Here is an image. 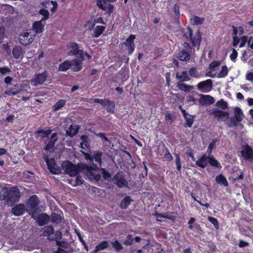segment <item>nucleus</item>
Segmentation results:
<instances>
[{
    "label": "nucleus",
    "instance_id": "f257e3e1",
    "mask_svg": "<svg viewBox=\"0 0 253 253\" xmlns=\"http://www.w3.org/2000/svg\"><path fill=\"white\" fill-rule=\"evenodd\" d=\"M183 37L186 39H190L193 47L199 48L201 40L202 35L200 30H198L195 35H193L192 29L189 26L181 29Z\"/></svg>",
    "mask_w": 253,
    "mask_h": 253
},
{
    "label": "nucleus",
    "instance_id": "f03ea898",
    "mask_svg": "<svg viewBox=\"0 0 253 253\" xmlns=\"http://www.w3.org/2000/svg\"><path fill=\"white\" fill-rule=\"evenodd\" d=\"M62 166L65 173L71 176H75L81 171V163L74 165L68 160L64 161Z\"/></svg>",
    "mask_w": 253,
    "mask_h": 253
},
{
    "label": "nucleus",
    "instance_id": "7ed1b4c3",
    "mask_svg": "<svg viewBox=\"0 0 253 253\" xmlns=\"http://www.w3.org/2000/svg\"><path fill=\"white\" fill-rule=\"evenodd\" d=\"M40 200L36 195L31 196L26 203L27 211L31 214L32 218H34L35 212L38 209Z\"/></svg>",
    "mask_w": 253,
    "mask_h": 253
},
{
    "label": "nucleus",
    "instance_id": "20e7f679",
    "mask_svg": "<svg viewBox=\"0 0 253 253\" xmlns=\"http://www.w3.org/2000/svg\"><path fill=\"white\" fill-rule=\"evenodd\" d=\"M21 196V193L17 187H13L10 189L7 188V194L5 195V200L7 204L13 205L15 202L19 201Z\"/></svg>",
    "mask_w": 253,
    "mask_h": 253
},
{
    "label": "nucleus",
    "instance_id": "39448f33",
    "mask_svg": "<svg viewBox=\"0 0 253 253\" xmlns=\"http://www.w3.org/2000/svg\"><path fill=\"white\" fill-rule=\"evenodd\" d=\"M244 117L243 113L239 107H235L234 109V116L230 118L228 122V125L230 126L237 127L238 126H243L241 122Z\"/></svg>",
    "mask_w": 253,
    "mask_h": 253
},
{
    "label": "nucleus",
    "instance_id": "423d86ee",
    "mask_svg": "<svg viewBox=\"0 0 253 253\" xmlns=\"http://www.w3.org/2000/svg\"><path fill=\"white\" fill-rule=\"evenodd\" d=\"M114 183L118 187L123 188L128 186V182L125 178V174L122 171L118 172L113 177Z\"/></svg>",
    "mask_w": 253,
    "mask_h": 253
},
{
    "label": "nucleus",
    "instance_id": "0eeeda50",
    "mask_svg": "<svg viewBox=\"0 0 253 253\" xmlns=\"http://www.w3.org/2000/svg\"><path fill=\"white\" fill-rule=\"evenodd\" d=\"M116 0H96V5L101 9L106 11L109 14L113 11L114 6L107 2H114Z\"/></svg>",
    "mask_w": 253,
    "mask_h": 253
},
{
    "label": "nucleus",
    "instance_id": "6e6552de",
    "mask_svg": "<svg viewBox=\"0 0 253 253\" xmlns=\"http://www.w3.org/2000/svg\"><path fill=\"white\" fill-rule=\"evenodd\" d=\"M35 37V35L31 34L28 30H27L26 32L20 34L19 41L21 44L26 46L33 42Z\"/></svg>",
    "mask_w": 253,
    "mask_h": 253
},
{
    "label": "nucleus",
    "instance_id": "1a4fd4ad",
    "mask_svg": "<svg viewBox=\"0 0 253 253\" xmlns=\"http://www.w3.org/2000/svg\"><path fill=\"white\" fill-rule=\"evenodd\" d=\"M136 38L135 35L131 34L123 43L127 50H128V55H131L133 53L135 50V45L134 43V40Z\"/></svg>",
    "mask_w": 253,
    "mask_h": 253
},
{
    "label": "nucleus",
    "instance_id": "9d476101",
    "mask_svg": "<svg viewBox=\"0 0 253 253\" xmlns=\"http://www.w3.org/2000/svg\"><path fill=\"white\" fill-rule=\"evenodd\" d=\"M241 153L244 160L249 161L253 160V150L248 144L242 146Z\"/></svg>",
    "mask_w": 253,
    "mask_h": 253
},
{
    "label": "nucleus",
    "instance_id": "9b49d317",
    "mask_svg": "<svg viewBox=\"0 0 253 253\" xmlns=\"http://www.w3.org/2000/svg\"><path fill=\"white\" fill-rule=\"evenodd\" d=\"M197 86L198 89L202 92H208L212 88V81L211 79H207L206 81L199 82Z\"/></svg>",
    "mask_w": 253,
    "mask_h": 253
},
{
    "label": "nucleus",
    "instance_id": "f8f14e48",
    "mask_svg": "<svg viewBox=\"0 0 253 253\" xmlns=\"http://www.w3.org/2000/svg\"><path fill=\"white\" fill-rule=\"evenodd\" d=\"M47 73L44 71L42 73L36 75L35 77L31 80V83L34 86L42 84L46 80Z\"/></svg>",
    "mask_w": 253,
    "mask_h": 253
},
{
    "label": "nucleus",
    "instance_id": "ddd939ff",
    "mask_svg": "<svg viewBox=\"0 0 253 253\" xmlns=\"http://www.w3.org/2000/svg\"><path fill=\"white\" fill-rule=\"evenodd\" d=\"M191 51L186 50V49H181L176 53V57L178 60L183 62H188L191 58Z\"/></svg>",
    "mask_w": 253,
    "mask_h": 253
},
{
    "label": "nucleus",
    "instance_id": "4468645a",
    "mask_svg": "<svg viewBox=\"0 0 253 253\" xmlns=\"http://www.w3.org/2000/svg\"><path fill=\"white\" fill-rule=\"evenodd\" d=\"M103 102L100 105L106 108L108 112L113 114L115 112V104L113 101L110 100L109 98L102 99Z\"/></svg>",
    "mask_w": 253,
    "mask_h": 253
},
{
    "label": "nucleus",
    "instance_id": "2eb2a0df",
    "mask_svg": "<svg viewBox=\"0 0 253 253\" xmlns=\"http://www.w3.org/2000/svg\"><path fill=\"white\" fill-rule=\"evenodd\" d=\"M27 209L24 204H19L14 206L11 210L12 213L15 216H20L23 215Z\"/></svg>",
    "mask_w": 253,
    "mask_h": 253
},
{
    "label": "nucleus",
    "instance_id": "dca6fc26",
    "mask_svg": "<svg viewBox=\"0 0 253 253\" xmlns=\"http://www.w3.org/2000/svg\"><path fill=\"white\" fill-rule=\"evenodd\" d=\"M58 139V136L57 133H53L51 135L50 137L49 138L48 141L47 143L45 142L46 143L45 147L44 149L46 151H50L51 149H53L55 146V144L56 142Z\"/></svg>",
    "mask_w": 253,
    "mask_h": 253
},
{
    "label": "nucleus",
    "instance_id": "f3484780",
    "mask_svg": "<svg viewBox=\"0 0 253 253\" xmlns=\"http://www.w3.org/2000/svg\"><path fill=\"white\" fill-rule=\"evenodd\" d=\"M34 218L36 220V222L38 225L40 226H42L49 222L50 217L46 213H42L40 214L36 218L34 217Z\"/></svg>",
    "mask_w": 253,
    "mask_h": 253
},
{
    "label": "nucleus",
    "instance_id": "a211bd4d",
    "mask_svg": "<svg viewBox=\"0 0 253 253\" xmlns=\"http://www.w3.org/2000/svg\"><path fill=\"white\" fill-rule=\"evenodd\" d=\"M199 102L202 105H210L214 103V99L210 95L201 94Z\"/></svg>",
    "mask_w": 253,
    "mask_h": 253
},
{
    "label": "nucleus",
    "instance_id": "6ab92c4d",
    "mask_svg": "<svg viewBox=\"0 0 253 253\" xmlns=\"http://www.w3.org/2000/svg\"><path fill=\"white\" fill-rule=\"evenodd\" d=\"M102 153L99 151H95L92 155L93 162L91 163L92 166L97 167L98 165L101 166L102 163Z\"/></svg>",
    "mask_w": 253,
    "mask_h": 253
},
{
    "label": "nucleus",
    "instance_id": "aec40b11",
    "mask_svg": "<svg viewBox=\"0 0 253 253\" xmlns=\"http://www.w3.org/2000/svg\"><path fill=\"white\" fill-rule=\"evenodd\" d=\"M208 164V156L204 154L202 155L198 160L196 161V165L202 169L206 168Z\"/></svg>",
    "mask_w": 253,
    "mask_h": 253
},
{
    "label": "nucleus",
    "instance_id": "412c9836",
    "mask_svg": "<svg viewBox=\"0 0 253 253\" xmlns=\"http://www.w3.org/2000/svg\"><path fill=\"white\" fill-rule=\"evenodd\" d=\"M43 159L46 162L47 169L52 173H55L54 170L55 169V163L54 158L49 159L47 155L44 156Z\"/></svg>",
    "mask_w": 253,
    "mask_h": 253
},
{
    "label": "nucleus",
    "instance_id": "4be33fe9",
    "mask_svg": "<svg viewBox=\"0 0 253 253\" xmlns=\"http://www.w3.org/2000/svg\"><path fill=\"white\" fill-rule=\"evenodd\" d=\"M52 130L48 128L46 130L39 129L35 132V134L37 135V137H40L42 139L47 138L51 133Z\"/></svg>",
    "mask_w": 253,
    "mask_h": 253
},
{
    "label": "nucleus",
    "instance_id": "5701e85b",
    "mask_svg": "<svg viewBox=\"0 0 253 253\" xmlns=\"http://www.w3.org/2000/svg\"><path fill=\"white\" fill-rule=\"evenodd\" d=\"M42 20L35 21L33 24V29L36 34L41 33L43 31L44 25L42 24Z\"/></svg>",
    "mask_w": 253,
    "mask_h": 253
},
{
    "label": "nucleus",
    "instance_id": "b1692460",
    "mask_svg": "<svg viewBox=\"0 0 253 253\" xmlns=\"http://www.w3.org/2000/svg\"><path fill=\"white\" fill-rule=\"evenodd\" d=\"M69 47L71 48L69 52V54L70 55H76L78 54L81 50L79 49V44L75 42H70Z\"/></svg>",
    "mask_w": 253,
    "mask_h": 253
},
{
    "label": "nucleus",
    "instance_id": "393cba45",
    "mask_svg": "<svg viewBox=\"0 0 253 253\" xmlns=\"http://www.w3.org/2000/svg\"><path fill=\"white\" fill-rule=\"evenodd\" d=\"M82 142L80 143L82 149L86 150L89 147L90 139L87 135H83L81 137Z\"/></svg>",
    "mask_w": 253,
    "mask_h": 253
},
{
    "label": "nucleus",
    "instance_id": "a878e982",
    "mask_svg": "<svg viewBox=\"0 0 253 253\" xmlns=\"http://www.w3.org/2000/svg\"><path fill=\"white\" fill-rule=\"evenodd\" d=\"M211 113L215 117L220 119L225 118L227 119L229 118V113L228 112L222 111L217 109L213 110Z\"/></svg>",
    "mask_w": 253,
    "mask_h": 253
},
{
    "label": "nucleus",
    "instance_id": "bb28decb",
    "mask_svg": "<svg viewBox=\"0 0 253 253\" xmlns=\"http://www.w3.org/2000/svg\"><path fill=\"white\" fill-rule=\"evenodd\" d=\"M96 167L93 166H89L85 164L81 163V171L82 170H85L86 173L90 176L93 175L94 170Z\"/></svg>",
    "mask_w": 253,
    "mask_h": 253
},
{
    "label": "nucleus",
    "instance_id": "cd10ccee",
    "mask_svg": "<svg viewBox=\"0 0 253 253\" xmlns=\"http://www.w3.org/2000/svg\"><path fill=\"white\" fill-rule=\"evenodd\" d=\"M12 52L13 57L15 59L21 58L23 54L22 48L19 46H15L13 48Z\"/></svg>",
    "mask_w": 253,
    "mask_h": 253
},
{
    "label": "nucleus",
    "instance_id": "c85d7f7f",
    "mask_svg": "<svg viewBox=\"0 0 253 253\" xmlns=\"http://www.w3.org/2000/svg\"><path fill=\"white\" fill-rule=\"evenodd\" d=\"M208 163L212 167H215L218 169L222 168V166L220 163L213 156H208Z\"/></svg>",
    "mask_w": 253,
    "mask_h": 253
},
{
    "label": "nucleus",
    "instance_id": "c756f323",
    "mask_svg": "<svg viewBox=\"0 0 253 253\" xmlns=\"http://www.w3.org/2000/svg\"><path fill=\"white\" fill-rule=\"evenodd\" d=\"M72 67V63L69 60H66L60 64L59 65L58 71L66 72Z\"/></svg>",
    "mask_w": 253,
    "mask_h": 253
},
{
    "label": "nucleus",
    "instance_id": "7c9ffc66",
    "mask_svg": "<svg viewBox=\"0 0 253 253\" xmlns=\"http://www.w3.org/2000/svg\"><path fill=\"white\" fill-rule=\"evenodd\" d=\"M79 129V126L78 125H71L69 129L66 131V133L68 136L73 137L78 133Z\"/></svg>",
    "mask_w": 253,
    "mask_h": 253
},
{
    "label": "nucleus",
    "instance_id": "2f4dec72",
    "mask_svg": "<svg viewBox=\"0 0 253 253\" xmlns=\"http://www.w3.org/2000/svg\"><path fill=\"white\" fill-rule=\"evenodd\" d=\"M132 201L130 196H126L121 201L120 207L122 209H126Z\"/></svg>",
    "mask_w": 253,
    "mask_h": 253
},
{
    "label": "nucleus",
    "instance_id": "473e14b6",
    "mask_svg": "<svg viewBox=\"0 0 253 253\" xmlns=\"http://www.w3.org/2000/svg\"><path fill=\"white\" fill-rule=\"evenodd\" d=\"M109 247V243L107 241H102L98 245L96 246L93 251V253H96L97 252L104 250Z\"/></svg>",
    "mask_w": 253,
    "mask_h": 253
},
{
    "label": "nucleus",
    "instance_id": "72a5a7b5",
    "mask_svg": "<svg viewBox=\"0 0 253 253\" xmlns=\"http://www.w3.org/2000/svg\"><path fill=\"white\" fill-rule=\"evenodd\" d=\"M73 67L72 69L75 72H78L82 68V62L79 61V59H74L71 62Z\"/></svg>",
    "mask_w": 253,
    "mask_h": 253
},
{
    "label": "nucleus",
    "instance_id": "f704fd0d",
    "mask_svg": "<svg viewBox=\"0 0 253 253\" xmlns=\"http://www.w3.org/2000/svg\"><path fill=\"white\" fill-rule=\"evenodd\" d=\"M177 86L180 90L184 91L186 92H189L193 88V86L189 85L184 83L180 82L177 83Z\"/></svg>",
    "mask_w": 253,
    "mask_h": 253
},
{
    "label": "nucleus",
    "instance_id": "c9c22d12",
    "mask_svg": "<svg viewBox=\"0 0 253 253\" xmlns=\"http://www.w3.org/2000/svg\"><path fill=\"white\" fill-rule=\"evenodd\" d=\"M215 180L218 184H223L225 186L228 185V182L225 177L222 174H220L215 177Z\"/></svg>",
    "mask_w": 253,
    "mask_h": 253
},
{
    "label": "nucleus",
    "instance_id": "e433bc0d",
    "mask_svg": "<svg viewBox=\"0 0 253 253\" xmlns=\"http://www.w3.org/2000/svg\"><path fill=\"white\" fill-rule=\"evenodd\" d=\"M195 116H192L191 115H188L186 116V118H184L185 119V123L184 124L185 127H191L193 124Z\"/></svg>",
    "mask_w": 253,
    "mask_h": 253
},
{
    "label": "nucleus",
    "instance_id": "4c0bfd02",
    "mask_svg": "<svg viewBox=\"0 0 253 253\" xmlns=\"http://www.w3.org/2000/svg\"><path fill=\"white\" fill-rule=\"evenodd\" d=\"M106 28L104 26H96L94 31V37L98 38L103 33Z\"/></svg>",
    "mask_w": 253,
    "mask_h": 253
},
{
    "label": "nucleus",
    "instance_id": "58836bf2",
    "mask_svg": "<svg viewBox=\"0 0 253 253\" xmlns=\"http://www.w3.org/2000/svg\"><path fill=\"white\" fill-rule=\"evenodd\" d=\"M66 103V101L64 99L59 100L53 106V110L57 111L63 107Z\"/></svg>",
    "mask_w": 253,
    "mask_h": 253
},
{
    "label": "nucleus",
    "instance_id": "ea45409f",
    "mask_svg": "<svg viewBox=\"0 0 253 253\" xmlns=\"http://www.w3.org/2000/svg\"><path fill=\"white\" fill-rule=\"evenodd\" d=\"M54 232V229L52 225H48L44 227V230L43 234L44 236L49 237L51 234H53Z\"/></svg>",
    "mask_w": 253,
    "mask_h": 253
},
{
    "label": "nucleus",
    "instance_id": "a19ab883",
    "mask_svg": "<svg viewBox=\"0 0 253 253\" xmlns=\"http://www.w3.org/2000/svg\"><path fill=\"white\" fill-rule=\"evenodd\" d=\"M51 216V221L52 223L57 224L61 223L62 221V218L60 214L55 212H53L52 213Z\"/></svg>",
    "mask_w": 253,
    "mask_h": 253
},
{
    "label": "nucleus",
    "instance_id": "79ce46f5",
    "mask_svg": "<svg viewBox=\"0 0 253 253\" xmlns=\"http://www.w3.org/2000/svg\"><path fill=\"white\" fill-rule=\"evenodd\" d=\"M176 78L178 80H181L183 82H187L190 80V78L188 76V73L186 71H183L181 73V75H178V74H176Z\"/></svg>",
    "mask_w": 253,
    "mask_h": 253
},
{
    "label": "nucleus",
    "instance_id": "37998d69",
    "mask_svg": "<svg viewBox=\"0 0 253 253\" xmlns=\"http://www.w3.org/2000/svg\"><path fill=\"white\" fill-rule=\"evenodd\" d=\"M205 19L204 18H200L197 16H194L191 19V21L193 25H201L202 24Z\"/></svg>",
    "mask_w": 253,
    "mask_h": 253
},
{
    "label": "nucleus",
    "instance_id": "c03bdc74",
    "mask_svg": "<svg viewBox=\"0 0 253 253\" xmlns=\"http://www.w3.org/2000/svg\"><path fill=\"white\" fill-rule=\"evenodd\" d=\"M228 73V69L226 65L222 67L221 71L217 74V78H222L226 77Z\"/></svg>",
    "mask_w": 253,
    "mask_h": 253
},
{
    "label": "nucleus",
    "instance_id": "a18cd8bd",
    "mask_svg": "<svg viewBox=\"0 0 253 253\" xmlns=\"http://www.w3.org/2000/svg\"><path fill=\"white\" fill-rule=\"evenodd\" d=\"M216 105L223 110L226 109L228 107V103L222 99L218 101L216 103Z\"/></svg>",
    "mask_w": 253,
    "mask_h": 253
},
{
    "label": "nucleus",
    "instance_id": "49530a36",
    "mask_svg": "<svg viewBox=\"0 0 253 253\" xmlns=\"http://www.w3.org/2000/svg\"><path fill=\"white\" fill-rule=\"evenodd\" d=\"M39 13L43 16L42 18L41 19L42 21H45L48 19L49 13L47 9L42 8L40 10Z\"/></svg>",
    "mask_w": 253,
    "mask_h": 253
},
{
    "label": "nucleus",
    "instance_id": "de8ad7c7",
    "mask_svg": "<svg viewBox=\"0 0 253 253\" xmlns=\"http://www.w3.org/2000/svg\"><path fill=\"white\" fill-rule=\"evenodd\" d=\"M168 149L167 148V147L166 146V145H165V144H163L162 145H159L158 146V148H157V151H158V153L159 154H160V155L161 156H163L164 155V154L166 152H168Z\"/></svg>",
    "mask_w": 253,
    "mask_h": 253
},
{
    "label": "nucleus",
    "instance_id": "09e8293b",
    "mask_svg": "<svg viewBox=\"0 0 253 253\" xmlns=\"http://www.w3.org/2000/svg\"><path fill=\"white\" fill-rule=\"evenodd\" d=\"M188 74L192 77L198 78L199 76L198 73L197 68L196 67H192L190 68L188 71Z\"/></svg>",
    "mask_w": 253,
    "mask_h": 253
},
{
    "label": "nucleus",
    "instance_id": "8fccbe9b",
    "mask_svg": "<svg viewBox=\"0 0 253 253\" xmlns=\"http://www.w3.org/2000/svg\"><path fill=\"white\" fill-rule=\"evenodd\" d=\"M113 247L117 252L121 251L123 249V246L117 240H115L112 243Z\"/></svg>",
    "mask_w": 253,
    "mask_h": 253
},
{
    "label": "nucleus",
    "instance_id": "3c124183",
    "mask_svg": "<svg viewBox=\"0 0 253 253\" xmlns=\"http://www.w3.org/2000/svg\"><path fill=\"white\" fill-rule=\"evenodd\" d=\"M208 219L211 223L213 225L216 229H218L219 223L217 219L216 218L212 216H209Z\"/></svg>",
    "mask_w": 253,
    "mask_h": 253
},
{
    "label": "nucleus",
    "instance_id": "603ef678",
    "mask_svg": "<svg viewBox=\"0 0 253 253\" xmlns=\"http://www.w3.org/2000/svg\"><path fill=\"white\" fill-rule=\"evenodd\" d=\"M84 101L91 104L94 103L102 104L103 102V99L99 98H85Z\"/></svg>",
    "mask_w": 253,
    "mask_h": 253
},
{
    "label": "nucleus",
    "instance_id": "864d4df0",
    "mask_svg": "<svg viewBox=\"0 0 253 253\" xmlns=\"http://www.w3.org/2000/svg\"><path fill=\"white\" fill-rule=\"evenodd\" d=\"M6 194H7V188L0 186V201L5 199Z\"/></svg>",
    "mask_w": 253,
    "mask_h": 253
},
{
    "label": "nucleus",
    "instance_id": "5fc2aeb1",
    "mask_svg": "<svg viewBox=\"0 0 253 253\" xmlns=\"http://www.w3.org/2000/svg\"><path fill=\"white\" fill-rule=\"evenodd\" d=\"M133 241L134 239L132 238V235H128L124 241V244L126 246H130L133 244Z\"/></svg>",
    "mask_w": 253,
    "mask_h": 253
},
{
    "label": "nucleus",
    "instance_id": "6e6d98bb",
    "mask_svg": "<svg viewBox=\"0 0 253 253\" xmlns=\"http://www.w3.org/2000/svg\"><path fill=\"white\" fill-rule=\"evenodd\" d=\"M102 173L103 177L105 180H108L111 178V173L105 169H102Z\"/></svg>",
    "mask_w": 253,
    "mask_h": 253
},
{
    "label": "nucleus",
    "instance_id": "4d7b16f0",
    "mask_svg": "<svg viewBox=\"0 0 253 253\" xmlns=\"http://www.w3.org/2000/svg\"><path fill=\"white\" fill-rule=\"evenodd\" d=\"M95 22L92 20H88L86 22L84 26L87 27L88 29L91 30L94 27Z\"/></svg>",
    "mask_w": 253,
    "mask_h": 253
},
{
    "label": "nucleus",
    "instance_id": "13d9d810",
    "mask_svg": "<svg viewBox=\"0 0 253 253\" xmlns=\"http://www.w3.org/2000/svg\"><path fill=\"white\" fill-rule=\"evenodd\" d=\"M175 164L177 169L180 171L181 169V160L179 156L177 154H176Z\"/></svg>",
    "mask_w": 253,
    "mask_h": 253
},
{
    "label": "nucleus",
    "instance_id": "bf43d9fd",
    "mask_svg": "<svg viewBox=\"0 0 253 253\" xmlns=\"http://www.w3.org/2000/svg\"><path fill=\"white\" fill-rule=\"evenodd\" d=\"M193 228L192 230H194V231L197 234H201L202 232V229L200 226V225L196 223L194 226H193Z\"/></svg>",
    "mask_w": 253,
    "mask_h": 253
},
{
    "label": "nucleus",
    "instance_id": "052dcab7",
    "mask_svg": "<svg viewBox=\"0 0 253 253\" xmlns=\"http://www.w3.org/2000/svg\"><path fill=\"white\" fill-rule=\"evenodd\" d=\"M81 152L83 154H84V158L87 161H90V164H91V163L93 162V158L92 156H91L90 154L88 153H85L84 151H82Z\"/></svg>",
    "mask_w": 253,
    "mask_h": 253
},
{
    "label": "nucleus",
    "instance_id": "680f3d73",
    "mask_svg": "<svg viewBox=\"0 0 253 253\" xmlns=\"http://www.w3.org/2000/svg\"><path fill=\"white\" fill-rule=\"evenodd\" d=\"M232 53L230 55V58L232 61L235 62L238 56V52L235 48H232Z\"/></svg>",
    "mask_w": 253,
    "mask_h": 253
},
{
    "label": "nucleus",
    "instance_id": "e2e57ef3",
    "mask_svg": "<svg viewBox=\"0 0 253 253\" xmlns=\"http://www.w3.org/2000/svg\"><path fill=\"white\" fill-rule=\"evenodd\" d=\"M11 72V70L8 67H4L0 68V73L2 75H5Z\"/></svg>",
    "mask_w": 253,
    "mask_h": 253
},
{
    "label": "nucleus",
    "instance_id": "0e129e2a",
    "mask_svg": "<svg viewBox=\"0 0 253 253\" xmlns=\"http://www.w3.org/2000/svg\"><path fill=\"white\" fill-rule=\"evenodd\" d=\"M215 146V141H213L210 144H209L208 147V150L207 152L208 153L209 155H210L212 151V149L214 148V147Z\"/></svg>",
    "mask_w": 253,
    "mask_h": 253
},
{
    "label": "nucleus",
    "instance_id": "69168bd1",
    "mask_svg": "<svg viewBox=\"0 0 253 253\" xmlns=\"http://www.w3.org/2000/svg\"><path fill=\"white\" fill-rule=\"evenodd\" d=\"M220 64V62L218 61H212L210 64V68L211 69H213L217 67H218Z\"/></svg>",
    "mask_w": 253,
    "mask_h": 253
},
{
    "label": "nucleus",
    "instance_id": "338daca9",
    "mask_svg": "<svg viewBox=\"0 0 253 253\" xmlns=\"http://www.w3.org/2000/svg\"><path fill=\"white\" fill-rule=\"evenodd\" d=\"M187 155L191 158V160L193 161H195L196 159L194 155V150L191 149H189V150L187 152Z\"/></svg>",
    "mask_w": 253,
    "mask_h": 253
},
{
    "label": "nucleus",
    "instance_id": "774afa93",
    "mask_svg": "<svg viewBox=\"0 0 253 253\" xmlns=\"http://www.w3.org/2000/svg\"><path fill=\"white\" fill-rule=\"evenodd\" d=\"M164 157L168 161H170L172 160V156L169 150L164 154Z\"/></svg>",
    "mask_w": 253,
    "mask_h": 253
}]
</instances>
